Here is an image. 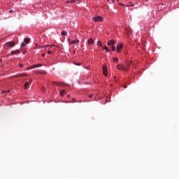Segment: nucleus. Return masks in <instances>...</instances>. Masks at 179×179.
<instances>
[{
	"instance_id": "obj_9",
	"label": "nucleus",
	"mask_w": 179,
	"mask_h": 179,
	"mask_svg": "<svg viewBox=\"0 0 179 179\" xmlns=\"http://www.w3.org/2000/svg\"><path fill=\"white\" fill-rule=\"evenodd\" d=\"M115 41H114V40H110V41H108V45H114V44H115Z\"/></svg>"
},
{
	"instance_id": "obj_26",
	"label": "nucleus",
	"mask_w": 179,
	"mask_h": 179,
	"mask_svg": "<svg viewBox=\"0 0 179 179\" xmlns=\"http://www.w3.org/2000/svg\"><path fill=\"white\" fill-rule=\"evenodd\" d=\"M24 45H26V43H22L21 44V47H24Z\"/></svg>"
},
{
	"instance_id": "obj_19",
	"label": "nucleus",
	"mask_w": 179,
	"mask_h": 179,
	"mask_svg": "<svg viewBox=\"0 0 179 179\" xmlns=\"http://www.w3.org/2000/svg\"><path fill=\"white\" fill-rule=\"evenodd\" d=\"M96 45L99 46V47H101V41H98L97 43H96Z\"/></svg>"
},
{
	"instance_id": "obj_7",
	"label": "nucleus",
	"mask_w": 179,
	"mask_h": 179,
	"mask_svg": "<svg viewBox=\"0 0 179 179\" xmlns=\"http://www.w3.org/2000/svg\"><path fill=\"white\" fill-rule=\"evenodd\" d=\"M11 55H15V54H20V51L19 50H12L10 52Z\"/></svg>"
},
{
	"instance_id": "obj_18",
	"label": "nucleus",
	"mask_w": 179,
	"mask_h": 179,
	"mask_svg": "<svg viewBox=\"0 0 179 179\" xmlns=\"http://www.w3.org/2000/svg\"><path fill=\"white\" fill-rule=\"evenodd\" d=\"M67 33L65 31H62V36H66Z\"/></svg>"
},
{
	"instance_id": "obj_14",
	"label": "nucleus",
	"mask_w": 179,
	"mask_h": 179,
	"mask_svg": "<svg viewBox=\"0 0 179 179\" xmlns=\"http://www.w3.org/2000/svg\"><path fill=\"white\" fill-rule=\"evenodd\" d=\"M64 93H65V90H62L60 91V92H59V94H60V96H64Z\"/></svg>"
},
{
	"instance_id": "obj_27",
	"label": "nucleus",
	"mask_w": 179,
	"mask_h": 179,
	"mask_svg": "<svg viewBox=\"0 0 179 179\" xmlns=\"http://www.w3.org/2000/svg\"><path fill=\"white\" fill-rule=\"evenodd\" d=\"M8 92H9V90H7V91L3 90V91H2V93H8Z\"/></svg>"
},
{
	"instance_id": "obj_16",
	"label": "nucleus",
	"mask_w": 179,
	"mask_h": 179,
	"mask_svg": "<svg viewBox=\"0 0 179 179\" xmlns=\"http://www.w3.org/2000/svg\"><path fill=\"white\" fill-rule=\"evenodd\" d=\"M34 68H37V66H36V64L31 66L28 69H34Z\"/></svg>"
},
{
	"instance_id": "obj_41",
	"label": "nucleus",
	"mask_w": 179,
	"mask_h": 179,
	"mask_svg": "<svg viewBox=\"0 0 179 179\" xmlns=\"http://www.w3.org/2000/svg\"><path fill=\"white\" fill-rule=\"evenodd\" d=\"M44 90H45V88H43V91L44 92Z\"/></svg>"
},
{
	"instance_id": "obj_38",
	"label": "nucleus",
	"mask_w": 179,
	"mask_h": 179,
	"mask_svg": "<svg viewBox=\"0 0 179 179\" xmlns=\"http://www.w3.org/2000/svg\"><path fill=\"white\" fill-rule=\"evenodd\" d=\"M42 57H45V55H44V54H42Z\"/></svg>"
},
{
	"instance_id": "obj_10",
	"label": "nucleus",
	"mask_w": 179,
	"mask_h": 179,
	"mask_svg": "<svg viewBox=\"0 0 179 179\" xmlns=\"http://www.w3.org/2000/svg\"><path fill=\"white\" fill-rule=\"evenodd\" d=\"M93 43H94V41H93V38H90L88 40L87 44H88V45H92V44H93Z\"/></svg>"
},
{
	"instance_id": "obj_28",
	"label": "nucleus",
	"mask_w": 179,
	"mask_h": 179,
	"mask_svg": "<svg viewBox=\"0 0 179 179\" xmlns=\"http://www.w3.org/2000/svg\"><path fill=\"white\" fill-rule=\"evenodd\" d=\"M88 97H89L90 99H92V97H93V94H89Z\"/></svg>"
},
{
	"instance_id": "obj_1",
	"label": "nucleus",
	"mask_w": 179,
	"mask_h": 179,
	"mask_svg": "<svg viewBox=\"0 0 179 179\" xmlns=\"http://www.w3.org/2000/svg\"><path fill=\"white\" fill-rule=\"evenodd\" d=\"M116 68L117 69H119V71H124V72L128 71V67H125V65L124 64H117Z\"/></svg>"
},
{
	"instance_id": "obj_8",
	"label": "nucleus",
	"mask_w": 179,
	"mask_h": 179,
	"mask_svg": "<svg viewBox=\"0 0 179 179\" xmlns=\"http://www.w3.org/2000/svg\"><path fill=\"white\" fill-rule=\"evenodd\" d=\"M79 43V40L76 39V40H73L72 41L69 42V44H78Z\"/></svg>"
},
{
	"instance_id": "obj_31",
	"label": "nucleus",
	"mask_w": 179,
	"mask_h": 179,
	"mask_svg": "<svg viewBox=\"0 0 179 179\" xmlns=\"http://www.w3.org/2000/svg\"><path fill=\"white\" fill-rule=\"evenodd\" d=\"M120 5H121L122 6H125V5H124L123 3H120Z\"/></svg>"
},
{
	"instance_id": "obj_36",
	"label": "nucleus",
	"mask_w": 179,
	"mask_h": 179,
	"mask_svg": "<svg viewBox=\"0 0 179 179\" xmlns=\"http://www.w3.org/2000/svg\"><path fill=\"white\" fill-rule=\"evenodd\" d=\"M20 68H22V66H23V64H20Z\"/></svg>"
},
{
	"instance_id": "obj_17",
	"label": "nucleus",
	"mask_w": 179,
	"mask_h": 179,
	"mask_svg": "<svg viewBox=\"0 0 179 179\" xmlns=\"http://www.w3.org/2000/svg\"><path fill=\"white\" fill-rule=\"evenodd\" d=\"M29 82H27L24 83V89H27V87L29 86Z\"/></svg>"
},
{
	"instance_id": "obj_34",
	"label": "nucleus",
	"mask_w": 179,
	"mask_h": 179,
	"mask_svg": "<svg viewBox=\"0 0 179 179\" xmlns=\"http://www.w3.org/2000/svg\"><path fill=\"white\" fill-rule=\"evenodd\" d=\"M123 87H124V89H127V86L126 85H124Z\"/></svg>"
},
{
	"instance_id": "obj_12",
	"label": "nucleus",
	"mask_w": 179,
	"mask_h": 179,
	"mask_svg": "<svg viewBox=\"0 0 179 179\" xmlns=\"http://www.w3.org/2000/svg\"><path fill=\"white\" fill-rule=\"evenodd\" d=\"M131 62H129V63H127L126 66H124L125 68H127V71H128V69H129V68L131 67Z\"/></svg>"
},
{
	"instance_id": "obj_29",
	"label": "nucleus",
	"mask_w": 179,
	"mask_h": 179,
	"mask_svg": "<svg viewBox=\"0 0 179 179\" xmlns=\"http://www.w3.org/2000/svg\"><path fill=\"white\" fill-rule=\"evenodd\" d=\"M48 54H52L51 50H48Z\"/></svg>"
},
{
	"instance_id": "obj_32",
	"label": "nucleus",
	"mask_w": 179,
	"mask_h": 179,
	"mask_svg": "<svg viewBox=\"0 0 179 179\" xmlns=\"http://www.w3.org/2000/svg\"><path fill=\"white\" fill-rule=\"evenodd\" d=\"M76 65L80 66V63H77V64H76Z\"/></svg>"
},
{
	"instance_id": "obj_20",
	"label": "nucleus",
	"mask_w": 179,
	"mask_h": 179,
	"mask_svg": "<svg viewBox=\"0 0 179 179\" xmlns=\"http://www.w3.org/2000/svg\"><path fill=\"white\" fill-rule=\"evenodd\" d=\"M35 66H36V68H40V66H43V64H35Z\"/></svg>"
},
{
	"instance_id": "obj_35",
	"label": "nucleus",
	"mask_w": 179,
	"mask_h": 179,
	"mask_svg": "<svg viewBox=\"0 0 179 179\" xmlns=\"http://www.w3.org/2000/svg\"><path fill=\"white\" fill-rule=\"evenodd\" d=\"M12 12H13V10H9V13H12Z\"/></svg>"
},
{
	"instance_id": "obj_37",
	"label": "nucleus",
	"mask_w": 179,
	"mask_h": 179,
	"mask_svg": "<svg viewBox=\"0 0 179 179\" xmlns=\"http://www.w3.org/2000/svg\"><path fill=\"white\" fill-rule=\"evenodd\" d=\"M30 83H31V82H33V80H29Z\"/></svg>"
},
{
	"instance_id": "obj_39",
	"label": "nucleus",
	"mask_w": 179,
	"mask_h": 179,
	"mask_svg": "<svg viewBox=\"0 0 179 179\" xmlns=\"http://www.w3.org/2000/svg\"><path fill=\"white\" fill-rule=\"evenodd\" d=\"M112 2H115V0H112Z\"/></svg>"
},
{
	"instance_id": "obj_33",
	"label": "nucleus",
	"mask_w": 179,
	"mask_h": 179,
	"mask_svg": "<svg viewBox=\"0 0 179 179\" xmlns=\"http://www.w3.org/2000/svg\"><path fill=\"white\" fill-rule=\"evenodd\" d=\"M53 83H55V85H59L58 84V83H55V82H53Z\"/></svg>"
},
{
	"instance_id": "obj_6",
	"label": "nucleus",
	"mask_w": 179,
	"mask_h": 179,
	"mask_svg": "<svg viewBox=\"0 0 179 179\" xmlns=\"http://www.w3.org/2000/svg\"><path fill=\"white\" fill-rule=\"evenodd\" d=\"M103 72L104 76H107V75H108V73H107V66H103Z\"/></svg>"
},
{
	"instance_id": "obj_24",
	"label": "nucleus",
	"mask_w": 179,
	"mask_h": 179,
	"mask_svg": "<svg viewBox=\"0 0 179 179\" xmlns=\"http://www.w3.org/2000/svg\"><path fill=\"white\" fill-rule=\"evenodd\" d=\"M126 6L129 7V6H134L133 3H129L128 5H127Z\"/></svg>"
},
{
	"instance_id": "obj_5",
	"label": "nucleus",
	"mask_w": 179,
	"mask_h": 179,
	"mask_svg": "<svg viewBox=\"0 0 179 179\" xmlns=\"http://www.w3.org/2000/svg\"><path fill=\"white\" fill-rule=\"evenodd\" d=\"M17 78H24V76H27V73H22L16 76Z\"/></svg>"
},
{
	"instance_id": "obj_21",
	"label": "nucleus",
	"mask_w": 179,
	"mask_h": 179,
	"mask_svg": "<svg viewBox=\"0 0 179 179\" xmlns=\"http://www.w3.org/2000/svg\"><path fill=\"white\" fill-rule=\"evenodd\" d=\"M113 61L118 62V58L117 57H113Z\"/></svg>"
},
{
	"instance_id": "obj_15",
	"label": "nucleus",
	"mask_w": 179,
	"mask_h": 179,
	"mask_svg": "<svg viewBox=\"0 0 179 179\" xmlns=\"http://www.w3.org/2000/svg\"><path fill=\"white\" fill-rule=\"evenodd\" d=\"M103 49L106 50V52H110V51L107 46H104Z\"/></svg>"
},
{
	"instance_id": "obj_23",
	"label": "nucleus",
	"mask_w": 179,
	"mask_h": 179,
	"mask_svg": "<svg viewBox=\"0 0 179 179\" xmlns=\"http://www.w3.org/2000/svg\"><path fill=\"white\" fill-rule=\"evenodd\" d=\"M78 0H71L70 1V3H75Z\"/></svg>"
},
{
	"instance_id": "obj_3",
	"label": "nucleus",
	"mask_w": 179,
	"mask_h": 179,
	"mask_svg": "<svg viewBox=\"0 0 179 179\" xmlns=\"http://www.w3.org/2000/svg\"><path fill=\"white\" fill-rule=\"evenodd\" d=\"M122 47H123L122 43H118L116 46L117 52H121V49L122 48Z\"/></svg>"
},
{
	"instance_id": "obj_30",
	"label": "nucleus",
	"mask_w": 179,
	"mask_h": 179,
	"mask_svg": "<svg viewBox=\"0 0 179 179\" xmlns=\"http://www.w3.org/2000/svg\"><path fill=\"white\" fill-rule=\"evenodd\" d=\"M66 3H71V1H67Z\"/></svg>"
},
{
	"instance_id": "obj_43",
	"label": "nucleus",
	"mask_w": 179,
	"mask_h": 179,
	"mask_svg": "<svg viewBox=\"0 0 179 179\" xmlns=\"http://www.w3.org/2000/svg\"><path fill=\"white\" fill-rule=\"evenodd\" d=\"M117 2H118V0H117Z\"/></svg>"
},
{
	"instance_id": "obj_2",
	"label": "nucleus",
	"mask_w": 179,
	"mask_h": 179,
	"mask_svg": "<svg viewBox=\"0 0 179 179\" xmlns=\"http://www.w3.org/2000/svg\"><path fill=\"white\" fill-rule=\"evenodd\" d=\"M92 20L96 22H103V17H101V16L94 17H92Z\"/></svg>"
},
{
	"instance_id": "obj_25",
	"label": "nucleus",
	"mask_w": 179,
	"mask_h": 179,
	"mask_svg": "<svg viewBox=\"0 0 179 179\" xmlns=\"http://www.w3.org/2000/svg\"><path fill=\"white\" fill-rule=\"evenodd\" d=\"M112 50H113V51H115L116 48H115V45H114V46H112Z\"/></svg>"
},
{
	"instance_id": "obj_40",
	"label": "nucleus",
	"mask_w": 179,
	"mask_h": 179,
	"mask_svg": "<svg viewBox=\"0 0 179 179\" xmlns=\"http://www.w3.org/2000/svg\"><path fill=\"white\" fill-rule=\"evenodd\" d=\"M50 47H54V45H51Z\"/></svg>"
},
{
	"instance_id": "obj_42",
	"label": "nucleus",
	"mask_w": 179,
	"mask_h": 179,
	"mask_svg": "<svg viewBox=\"0 0 179 179\" xmlns=\"http://www.w3.org/2000/svg\"><path fill=\"white\" fill-rule=\"evenodd\" d=\"M23 54H24V52H23Z\"/></svg>"
},
{
	"instance_id": "obj_11",
	"label": "nucleus",
	"mask_w": 179,
	"mask_h": 179,
	"mask_svg": "<svg viewBox=\"0 0 179 179\" xmlns=\"http://www.w3.org/2000/svg\"><path fill=\"white\" fill-rule=\"evenodd\" d=\"M24 41L26 43V44H29L30 43V38H25Z\"/></svg>"
},
{
	"instance_id": "obj_4",
	"label": "nucleus",
	"mask_w": 179,
	"mask_h": 179,
	"mask_svg": "<svg viewBox=\"0 0 179 179\" xmlns=\"http://www.w3.org/2000/svg\"><path fill=\"white\" fill-rule=\"evenodd\" d=\"M5 45H6L7 47H15V42H7L5 43Z\"/></svg>"
},
{
	"instance_id": "obj_22",
	"label": "nucleus",
	"mask_w": 179,
	"mask_h": 179,
	"mask_svg": "<svg viewBox=\"0 0 179 179\" xmlns=\"http://www.w3.org/2000/svg\"><path fill=\"white\" fill-rule=\"evenodd\" d=\"M46 47H50V45H41L40 48H46Z\"/></svg>"
},
{
	"instance_id": "obj_13",
	"label": "nucleus",
	"mask_w": 179,
	"mask_h": 179,
	"mask_svg": "<svg viewBox=\"0 0 179 179\" xmlns=\"http://www.w3.org/2000/svg\"><path fill=\"white\" fill-rule=\"evenodd\" d=\"M36 73H40L41 75H45L47 72L45 71H37Z\"/></svg>"
}]
</instances>
